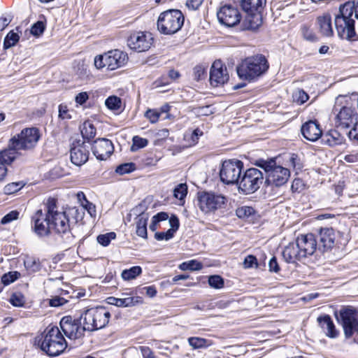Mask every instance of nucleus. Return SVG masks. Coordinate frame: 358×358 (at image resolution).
Wrapping results in <instances>:
<instances>
[{"label":"nucleus","instance_id":"1","mask_svg":"<svg viewBox=\"0 0 358 358\" xmlns=\"http://www.w3.org/2000/svg\"><path fill=\"white\" fill-rule=\"evenodd\" d=\"M78 212L76 208L66 210L59 209L57 200L49 198L44 203V209L36 210L32 217L34 230L38 236H46L52 231L61 236L70 238L71 224L69 216Z\"/></svg>","mask_w":358,"mask_h":358},{"label":"nucleus","instance_id":"2","mask_svg":"<svg viewBox=\"0 0 358 358\" xmlns=\"http://www.w3.org/2000/svg\"><path fill=\"white\" fill-rule=\"evenodd\" d=\"M355 3L346 2L341 5L335 16V26L341 38L352 39L358 36V19L355 17Z\"/></svg>","mask_w":358,"mask_h":358},{"label":"nucleus","instance_id":"3","mask_svg":"<svg viewBox=\"0 0 358 358\" xmlns=\"http://www.w3.org/2000/svg\"><path fill=\"white\" fill-rule=\"evenodd\" d=\"M48 355H59L67 347V343L59 329L55 326H48L44 332L35 341Z\"/></svg>","mask_w":358,"mask_h":358},{"label":"nucleus","instance_id":"4","mask_svg":"<svg viewBox=\"0 0 358 358\" xmlns=\"http://www.w3.org/2000/svg\"><path fill=\"white\" fill-rule=\"evenodd\" d=\"M256 165L263 169L266 173V183L276 187L285 185L289 178L290 171L288 169L277 165L273 159H259Z\"/></svg>","mask_w":358,"mask_h":358},{"label":"nucleus","instance_id":"5","mask_svg":"<svg viewBox=\"0 0 358 358\" xmlns=\"http://www.w3.org/2000/svg\"><path fill=\"white\" fill-rule=\"evenodd\" d=\"M268 64L264 56L258 55L245 59L237 67L238 76L243 80H252L267 71Z\"/></svg>","mask_w":358,"mask_h":358},{"label":"nucleus","instance_id":"6","mask_svg":"<svg viewBox=\"0 0 358 358\" xmlns=\"http://www.w3.org/2000/svg\"><path fill=\"white\" fill-rule=\"evenodd\" d=\"M184 20V15L179 10L171 9L164 11L159 15L157 29L165 35L173 34L182 28Z\"/></svg>","mask_w":358,"mask_h":358},{"label":"nucleus","instance_id":"7","mask_svg":"<svg viewBox=\"0 0 358 358\" xmlns=\"http://www.w3.org/2000/svg\"><path fill=\"white\" fill-rule=\"evenodd\" d=\"M336 317L343 327L345 337H353L358 343V309L352 306L342 308Z\"/></svg>","mask_w":358,"mask_h":358},{"label":"nucleus","instance_id":"8","mask_svg":"<svg viewBox=\"0 0 358 358\" xmlns=\"http://www.w3.org/2000/svg\"><path fill=\"white\" fill-rule=\"evenodd\" d=\"M81 318L87 331H94L104 328L108 324L110 313L106 308L99 306L85 310Z\"/></svg>","mask_w":358,"mask_h":358},{"label":"nucleus","instance_id":"9","mask_svg":"<svg viewBox=\"0 0 358 358\" xmlns=\"http://www.w3.org/2000/svg\"><path fill=\"white\" fill-rule=\"evenodd\" d=\"M128 59L127 54L119 50H112L94 57L96 69L106 68L108 71H114L125 65Z\"/></svg>","mask_w":358,"mask_h":358},{"label":"nucleus","instance_id":"10","mask_svg":"<svg viewBox=\"0 0 358 358\" xmlns=\"http://www.w3.org/2000/svg\"><path fill=\"white\" fill-rule=\"evenodd\" d=\"M227 198L220 194L213 192H200L197 194V205L205 214L214 213L224 208L227 204Z\"/></svg>","mask_w":358,"mask_h":358},{"label":"nucleus","instance_id":"11","mask_svg":"<svg viewBox=\"0 0 358 358\" xmlns=\"http://www.w3.org/2000/svg\"><path fill=\"white\" fill-rule=\"evenodd\" d=\"M41 138L40 131L36 127L23 129L20 133L13 136L10 142L11 148L17 150H29L33 149Z\"/></svg>","mask_w":358,"mask_h":358},{"label":"nucleus","instance_id":"12","mask_svg":"<svg viewBox=\"0 0 358 358\" xmlns=\"http://www.w3.org/2000/svg\"><path fill=\"white\" fill-rule=\"evenodd\" d=\"M263 180L264 175L260 170L256 168L248 169L240 178L238 190L245 194H252L259 189Z\"/></svg>","mask_w":358,"mask_h":358},{"label":"nucleus","instance_id":"13","mask_svg":"<svg viewBox=\"0 0 358 358\" xmlns=\"http://www.w3.org/2000/svg\"><path fill=\"white\" fill-rule=\"evenodd\" d=\"M243 164L240 160L231 159L224 161L220 170L221 180L225 184L238 183Z\"/></svg>","mask_w":358,"mask_h":358},{"label":"nucleus","instance_id":"14","mask_svg":"<svg viewBox=\"0 0 358 358\" xmlns=\"http://www.w3.org/2000/svg\"><path fill=\"white\" fill-rule=\"evenodd\" d=\"M217 16L222 24L229 27L238 24L242 18L239 10L231 4L222 6L217 13Z\"/></svg>","mask_w":358,"mask_h":358},{"label":"nucleus","instance_id":"15","mask_svg":"<svg viewBox=\"0 0 358 358\" xmlns=\"http://www.w3.org/2000/svg\"><path fill=\"white\" fill-rule=\"evenodd\" d=\"M60 327L66 337L70 339H77L84 335L87 331L85 328V322L81 326L80 322L71 316H65L60 321Z\"/></svg>","mask_w":358,"mask_h":358},{"label":"nucleus","instance_id":"16","mask_svg":"<svg viewBox=\"0 0 358 358\" xmlns=\"http://www.w3.org/2000/svg\"><path fill=\"white\" fill-rule=\"evenodd\" d=\"M238 2L243 10L251 13L247 19L248 22L247 28L252 30L257 29L261 24L260 17L258 15H252V13L266 3V0H238Z\"/></svg>","mask_w":358,"mask_h":358},{"label":"nucleus","instance_id":"17","mask_svg":"<svg viewBox=\"0 0 358 358\" xmlns=\"http://www.w3.org/2000/svg\"><path fill=\"white\" fill-rule=\"evenodd\" d=\"M152 44L151 34L143 31H136L131 34L127 39L128 46L137 52L148 50Z\"/></svg>","mask_w":358,"mask_h":358},{"label":"nucleus","instance_id":"18","mask_svg":"<svg viewBox=\"0 0 358 358\" xmlns=\"http://www.w3.org/2000/svg\"><path fill=\"white\" fill-rule=\"evenodd\" d=\"M358 121V113L355 108L343 106L336 115V127L340 129H348Z\"/></svg>","mask_w":358,"mask_h":358},{"label":"nucleus","instance_id":"19","mask_svg":"<svg viewBox=\"0 0 358 358\" xmlns=\"http://www.w3.org/2000/svg\"><path fill=\"white\" fill-rule=\"evenodd\" d=\"M229 73L225 65L221 61L213 62L210 71V82L213 87L224 85L229 80Z\"/></svg>","mask_w":358,"mask_h":358},{"label":"nucleus","instance_id":"20","mask_svg":"<svg viewBox=\"0 0 358 358\" xmlns=\"http://www.w3.org/2000/svg\"><path fill=\"white\" fill-rule=\"evenodd\" d=\"M92 150L97 159L106 160L113 154L114 146L109 139L98 138L94 141Z\"/></svg>","mask_w":358,"mask_h":358},{"label":"nucleus","instance_id":"21","mask_svg":"<svg viewBox=\"0 0 358 358\" xmlns=\"http://www.w3.org/2000/svg\"><path fill=\"white\" fill-rule=\"evenodd\" d=\"M296 242L303 258L313 255L318 249L317 240L313 234L300 235Z\"/></svg>","mask_w":358,"mask_h":358},{"label":"nucleus","instance_id":"22","mask_svg":"<svg viewBox=\"0 0 358 358\" xmlns=\"http://www.w3.org/2000/svg\"><path fill=\"white\" fill-rule=\"evenodd\" d=\"M338 234L332 228L321 229L318 235V250L322 252L331 250L336 244Z\"/></svg>","mask_w":358,"mask_h":358},{"label":"nucleus","instance_id":"23","mask_svg":"<svg viewBox=\"0 0 358 358\" xmlns=\"http://www.w3.org/2000/svg\"><path fill=\"white\" fill-rule=\"evenodd\" d=\"M88 148L84 143H78L71 149V161L76 166L84 164L88 160Z\"/></svg>","mask_w":358,"mask_h":358},{"label":"nucleus","instance_id":"24","mask_svg":"<svg viewBox=\"0 0 358 358\" xmlns=\"http://www.w3.org/2000/svg\"><path fill=\"white\" fill-rule=\"evenodd\" d=\"M301 133L305 138L310 141H315L322 136L320 124L313 120L305 122L301 127Z\"/></svg>","mask_w":358,"mask_h":358},{"label":"nucleus","instance_id":"25","mask_svg":"<svg viewBox=\"0 0 358 358\" xmlns=\"http://www.w3.org/2000/svg\"><path fill=\"white\" fill-rule=\"evenodd\" d=\"M317 322L327 336L331 338L338 337L339 331L336 329L334 322L329 315L320 316L317 317Z\"/></svg>","mask_w":358,"mask_h":358},{"label":"nucleus","instance_id":"26","mask_svg":"<svg viewBox=\"0 0 358 358\" xmlns=\"http://www.w3.org/2000/svg\"><path fill=\"white\" fill-rule=\"evenodd\" d=\"M282 257L287 263H295L303 258L296 241L289 243L285 248L282 251Z\"/></svg>","mask_w":358,"mask_h":358},{"label":"nucleus","instance_id":"27","mask_svg":"<svg viewBox=\"0 0 358 358\" xmlns=\"http://www.w3.org/2000/svg\"><path fill=\"white\" fill-rule=\"evenodd\" d=\"M169 223L171 228L168 231L155 233V238L157 241H169L173 237L178 229L179 220L176 216H172L169 218Z\"/></svg>","mask_w":358,"mask_h":358},{"label":"nucleus","instance_id":"28","mask_svg":"<svg viewBox=\"0 0 358 358\" xmlns=\"http://www.w3.org/2000/svg\"><path fill=\"white\" fill-rule=\"evenodd\" d=\"M320 33L324 36H331L333 35V29L331 25V18L329 14H324L317 18Z\"/></svg>","mask_w":358,"mask_h":358},{"label":"nucleus","instance_id":"29","mask_svg":"<svg viewBox=\"0 0 358 358\" xmlns=\"http://www.w3.org/2000/svg\"><path fill=\"white\" fill-rule=\"evenodd\" d=\"M17 151L15 148H11V143L9 141L8 148L0 151V162L7 167L16 159Z\"/></svg>","mask_w":358,"mask_h":358},{"label":"nucleus","instance_id":"30","mask_svg":"<svg viewBox=\"0 0 358 358\" xmlns=\"http://www.w3.org/2000/svg\"><path fill=\"white\" fill-rule=\"evenodd\" d=\"M148 215L147 213H141L136 217V233L138 236L142 237L143 238H146L148 236Z\"/></svg>","mask_w":358,"mask_h":358},{"label":"nucleus","instance_id":"31","mask_svg":"<svg viewBox=\"0 0 358 358\" xmlns=\"http://www.w3.org/2000/svg\"><path fill=\"white\" fill-rule=\"evenodd\" d=\"M80 131L83 138L90 140L96 136V129L94 124L87 120L80 127Z\"/></svg>","mask_w":358,"mask_h":358},{"label":"nucleus","instance_id":"32","mask_svg":"<svg viewBox=\"0 0 358 358\" xmlns=\"http://www.w3.org/2000/svg\"><path fill=\"white\" fill-rule=\"evenodd\" d=\"M142 273V268L139 266H134L129 269H124L121 273V276L124 280H131Z\"/></svg>","mask_w":358,"mask_h":358},{"label":"nucleus","instance_id":"33","mask_svg":"<svg viewBox=\"0 0 358 358\" xmlns=\"http://www.w3.org/2000/svg\"><path fill=\"white\" fill-rule=\"evenodd\" d=\"M143 301V298L138 296H136L135 297H120L119 298L118 307H132L138 304H141Z\"/></svg>","mask_w":358,"mask_h":358},{"label":"nucleus","instance_id":"34","mask_svg":"<svg viewBox=\"0 0 358 358\" xmlns=\"http://www.w3.org/2000/svg\"><path fill=\"white\" fill-rule=\"evenodd\" d=\"M287 165L292 167L297 174L303 168V163L301 157L296 154H291L287 160Z\"/></svg>","mask_w":358,"mask_h":358},{"label":"nucleus","instance_id":"35","mask_svg":"<svg viewBox=\"0 0 358 358\" xmlns=\"http://www.w3.org/2000/svg\"><path fill=\"white\" fill-rule=\"evenodd\" d=\"M188 343L194 349L205 348L211 345L209 340L200 337H190L188 338Z\"/></svg>","mask_w":358,"mask_h":358},{"label":"nucleus","instance_id":"36","mask_svg":"<svg viewBox=\"0 0 358 358\" xmlns=\"http://www.w3.org/2000/svg\"><path fill=\"white\" fill-rule=\"evenodd\" d=\"M180 76V73L178 71L174 69L170 70L169 71L168 76H163L161 79L158 80L157 83V85H169L171 81L176 80Z\"/></svg>","mask_w":358,"mask_h":358},{"label":"nucleus","instance_id":"37","mask_svg":"<svg viewBox=\"0 0 358 358\" xmlns=\"http://www.w3.org/2000/svg\"><path fill=\"white\" fill-rule=\"evenodd\" d=\"M20 36L17 33L13 31H9L4 39V49H8L14 46L18 42Z\"/></svg>","mask_w":358,"mask_h":358},{"label":"nucleus","instance_id":"38","mask_svg":"<svg viewBox=\"0 0 358 358\" xmlns=\"http://www.w3.org/2000/svg\"><path fill=\"white\" fill-rule=\"evenodd\" d=\"M202 264L196 260L185 262L179 266V268L182 271H199L202 268Z\"/></svg>","mask_w":358,"mask_h":358},{"label":"nucleus","instance_id":"39","mask_svg":"<svg viewBox=\"0 0 358 358\" xmlns=\"http://www.w3.org/2000/svg\"><path fill=\"white\" fill-rule=\"evenodd\" d=\"M148 144V139L140 137L138 136H134L132 138V145L131 147V150L132 152H136L139 149L146 147Z\"/></svg>","mask_w":358,"mask_h":358},{"label":"nucleus","instance_id":"40","mask_svg":"<svg viewBox=\"0 0 358 358\" xmlns=\"http://www.w3.org/2000/svg\"><path fill=\"white\" fill-rule=\"evenodd\" d=\"M24 185L22 181L10 182L3 187V192L6 194H12L20 190Z\"/></svg>","mask_w":358,"mask_h":358},{"label":"nucleus","instance_id":"41","mask_svg":"<svg viewBox=\"0 0 358 358\" xmlns=\"http://www.w3.org/2000/svg\"><path fill=\"white\" fill-rule=\"evenodd\" d=\"M116 238L115 232H109L104 234H101L97 236V242L102 246H108L112 240Z\"/></svg>","mask_w":358,"mask_h":358},{"label":"nucleus","instance_id":"42","mask_svg":"<svg viewBox=\"0 0 358 358\" xmlns=\"http://www.w3.org/2000/svg\"><path fill=\"white\" fill-rule=\"evenodd\" d=\"M24 266L29 271L34 273L40 271L41 267L39 260L33 257L28 258L24 262Z\"/></svg>","mask_w":358,"mask_h":358},{"label":"nucleus","instance_id":"43","mask_svg":"<svg viewBox=\"0 0 358 358\" xmlns=\"http://www.w3.org/2000/svg\"><path fill=\"white\" fill-rule=\"evenodd\" d=\"M46 23L45 21L39 20L34 23L31 27V34L35 36H40L45 31Z\"/></svg>","mask_w":358,"mask_h":358},{"label":"nucleus","instance_id":"44","mask_svg":"<svg viewBox=\"0 0 358 358\" xmlns=\"http://www.w3.org/2000/svg\"><path fill=\"white\" fill-rule=\"evenodd\" d=\"M121 99L116 96H110L106 100V106L110 110H118L121 107Z\"/></svg>","mask_w":358,"mask_h":358},{"label":"nucleus","instance_id":"45","mask_svg":"<svg viewBox=\"0 0 358 358\" xmlns=\"http://www.w3.org/2000/svg\"><path fill=\"white\" fill-rule=\"evenodd\" d=\"M59 118L63 120H69L72 118L73 110L69 109L66 104L61 103L59 106Z\"/></svg>","mask_w":358,"mask_h":358},{"label":"nucleus","instance_id":"46","mask_svg":"<svg viewBox=\"0 0 358 358\" xmlns=\"http://www.w3.org/2000/svg\"><path fill=\"white\" fill-rule=\"evenodd\" d=\"M169 135V131L166 129H163L157 131L155 134V139L154 141L155 145H161L164 140H166Z\"/></svg>","mask_w":358,"mask_h":358},{"label":"nucleus","instance_id":"47","mask_svg":"<svg viewBox=\"0 0 358 358\" xmlns=\"http://www.w3.org/2000/svg\"><path fill=\"white\" fill-rule=\"evenodd\" d=\"M208 284L211 287L220 289L224 286V280L220 275H211L208 278Z\"/></svg>","mask_w":358,"mask_h":358},{"label":"nucleus","instance_id":"48","mask_svg":"<svg viewBox=\"0 0 358 358\" xmlns=\"http://www.w3.org/2000/svg\"><path fill=\"white\" fill-rule=\"evenodd\" d=\"M135 170V164L133 163H126L121 165H119L115 171L117 173L120 175H124L126 173H131V171Z\"/></svg>","mask_w":358,"mask_h":358},{"label":"nucleus","instance_id":"49","mask_svg":"<svg viewBox=\"0 0 358 358\" xmlns=\"http://www.w3.org/2000/svg\"><path fill=\"white\" fill-rule=\"evenodd\" d=\"M187 187L185 184L178 185L173 191V195L176 199L182 200L187 195Z\"/></svg>","mask_w":358,"mask_h":358},{"label":"nucleus","instance_id":"50","mask_svg":"<svg viewBox=\"0 0 358 358\" xmlns=\"http://www.w3.org/2000/svg\"><path fill=\"white\" fill-rule=\"evenodd\" d=\"M193 75H194V80L199 81V80L204 78L206 76V75H207L206 69L203 66H201V65L196 66L194 68Z\"/></svg>","mask_w":358,"mask_h":358},{"label":"nucleus","instance_id":"51","mask_svg":"<svg viewBox=\"0 0 358 358\" xmlns=\"http://www.w3.org/2000/svg\"><path fill=\"white\" fill-rule=\"evenodd\" d=\"M145 116L151 123H156L160 118V112L156 109H148L145 112Z\"/></svg>","mask_w":358,"mask_h":358},{"label":"nucleus","instance_id":"52","mask_svg":"<svg viewBox=\"0 0 358 358\" xmlns=\"http://www.w3.org/2000/svg\"><path fill=\"white\" fill-rule=\"evenodd\" d=\"M253 213L254 209L250 206H241L238 208L236 211V215L240 218L250 216Z\"/></svg>","mask_w":358,"mask_h":358},{"label":"nucleus","instance_id":"53","mask_svg":"<svg viewBox=\"0 0 358 358\" xmlns=\"http://www.w3.org/2000/svg\"><path fill=\"white\" fill-rule=\"evenodd\" d=\"M301 32L303 38L308 41H314L317 39L314 31L306 25L301 27Z\"/></svg>","mask_w":358,"mask_h":358},{"label":"nucleus","instance_id":"54","mask_svg":"<svg viewBox=\"0 0 358 358\" xmlns=\"http://www.w3.org/2000/svg\"><path fill=\"white\" fill-rule=\"evenodd\" d=\"M309 96L303 90H298L294 95L295 101L299 103L303 104L308 100Z\"/></svg>","mask_w":358,"mask_h":358},{"label":"nucleus","instance_id":"55","mask_svg":"<svg viewBox=\"0 0 358 358\" xmlns=\"http://www.w3.org/2000/svg\"><path fill=\"white\" fill-rule=\"evenodd\" d=\"M305 187V184L300 178H295L292 181L291 189L293 192H301Z\"/></svg>","mask_w":358,"mask_h":358},{"label":"nucleus","instance_id":"56","mask_svg":"<svg viewBox=\"0 0 358 358\" xmlns=\"http://www.w3.org/2000/svg\"><path fill=\"white\" fill-rule=\"evenodd\" d=\"M19 215V213L16 210H13L3 216L1 219V223L6 224L10 222L17 220Z\"/></svg>","mask_w":358,"mask_h":358},{"label":"nucleus","instance_id":"57","mask_svg":"<svg viewBox=\"0 0 358 358\" xmlns=\"http://www.w3.org/2000/svg\"><path fill=\"white\" fill-rule=\"evenodd\" d=\"M346 134L351 141L358 143V121L353 125V128Z\"/></svg>","mask_w":358,"mask_h":358},{"label":"nucleus","instance_id":"58","mask_svg":"<svg viewBox=\"0 0 358 358\" xmlns=\"http://www.w3.org/2000/svg\"><path fill=\"white\" fill-rule=\"evenodd\" d=\"M68 301L63 297L56 296L50 300V306L57 307L65 304Z\"/></svg>","mask_w":358,"mask_h":358},{"label":"nucleus","instance_id":"59","mask_svg":"<svg viewBox=\"0 0 358 358\" xmlns=\"http://www.w3.org/2000/svg\"><path fill=\"white\" fill-rule=\"evenodd\" d=\"M344 160L348 163H358V150H354L345 155Z\"/></svg>","mask_w":358,"mask_h":358},{"label":"nucleus","instance_id":"60","mask_svg":"<svg viewBox=\"0 0 358 358\" xmlns=\"http://www.w3.org/2000/svg\"><path fill=\"white\" fill-rule=\"evenodd\" d=\"M203 1L204 0H187L185 4L189 9L196 10L201 6Z\"/></svg>","mask_w":358,"mask_h":358},{"label":"nucleus","instance_id":"61","mask_svg":"<svg viewBox=\"0 0 358 358\" xmlns=\"http://www.w3.org/2000/svg\"><path fill=\"white\" fill-rule=\"evenodd\" d=\"M10 301L12 305L17 307L22 306L24 304L23 297L17 294L12 295Z\"/></svg>","mask_w":358,"mask_h":358},{"label":"nucleus","instance_id":"62","mask_svg":"<svg viewBox=\"0 0 358 358\" xmlns=\"http://www.w3.org/2000/svg\"><path fill=\"white\" fill-rule=\"evenodd\" d=\"M139 350L143 358H155L153 352L149 347L140 346Z\"/></svg>","mask_w":358,"mask_h":358},{"label":"nucleus","instance_id":"63","mask_svg":"<svg viewBox=\"0 0 358 358\" xmlns=\"http://www.w3.org/2000/svg\"><path fill=\"white\" fill-rule=\"evenodd\" d=\"M89 99V94L86 92H83L78 94L75 97V101L77 103L83 105Z\"/></svg>","mask_w":358,"mask_h":358},{"label":"nucleus","instance_id":"64","mask_svg":"<svg viewBox=\"0 0 358 358\" xmlns=\"http://www.w3.org/2000/svg\"><path fill=\"white\" fill-rule=\"evenodd\" d=\"M170 108L169 105L165 104L158 110V111L160 112V117H162V119L166 120L170 118V115L169 114Z\"/></svg>","mask_w":358,"mask_h":358}]
</instances>
